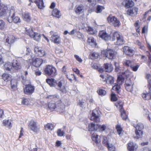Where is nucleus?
Returning <instances> with one entry per match:
<instances>
[{
    "label": "nucleus",
    "mask_w": 151,
    "mask_h": 151,
    "mask_svg": "<svg viewBox=\"0 0 151 151\" xmlns=\"http://www.w3.org/2000/svg\"><path fill=\"white\" fill-rule=\"evenodd\" d=\"M15 12L14 6L8 7L6 5L0 4V16L6 17V20L9 23L13 22L14 23L18 24L21 22L20 18L15 16Z\"/></svg>",
    "instance_id": "1"
},
{
    "label": "nucleus",
    "mask_w": 151,
    "mask_h": 151,
    "mask_svg": "<svg viewBox=\"0 0 151 151\" xmlns=\"http://www.w3.org/2000/svg\"><path fill=\"white\" fill-rule=\"evenodd\" d=\"M44 73L46 76L53 77L57 74V70L52 65H47L44 68Z\"/></svg>",
    "instance_id": "2"
},
{
    "label": "nucleus",
    "mask_w": 151,
    "mask_h": 151,
    "mask_svg": "<svg viewBox=\"0 0 151 151\" xmlns=\"http://www.w3.org/2000/svg\"><path fill=\"white\" fill-rule=\"evenodd\" d=\"M26 29L27 32V34L31 38L37 41H39L40 40L41 37L40 34L33 32L32 28L31 29H28L26 28Z\"/></svg>",
    "instance_id": "3"
},
{
    "label": "nucleus",
    "mask_w": 151,
    "mask_h": 151,
    "mask_svg": "<svg viewBox=\"0 0 151 151\" xmlns=\"http://www.w3.org/2000/svg\"><path fill=\"white\" fill-rule=\"evenodd\" d=\"M105 54L106 57L109 59L112 60L115 58L116 52L113 50L108 49L106 51L102 52Z\"/></svg>",
    "instance_id": "4"
},
{
    "label": "nucleus",
    "mask_w": 151,
    "mask_h": 151,
    "mask_svg": "<svg viewBox=\"0 0 151 151\" xmlns=\"http://www.w3.org/2000/svg\"><path fill=\"white\" fill-rule=\"evenodd\" d=\"M90 119L92 121L96 122H99V114L98 110L95 109L92 111Z\"/></svg>",
    "instance_id": "5"
},
{
    "label": "nucleus",
    "mask_w": 151,
    "mask_h": 151,
    "mask_svg": "<svg viewBox=\"0 0 151 151\" xmlns=\"http://www.w3.org/2000/svg\"><path fill=\"white\" fill-rule=\"evenodd\" d=\"M29 62L30 63V64H32L36 67H39L43 63L42 60L40 58H37L35 60L29 59Z\"/></svg>",
    "instance_id": "6"
},
{
    "label": "nucleus",
    "mask_w": 151,
    "mask_h": 151,
    "mask_svg": "<svg viewBox=\"0 0 151 151\" xmlns=\"http://www.w3.org/2000/svg\"><path fill=\"white\" fill-rule=\"evenodd\" d=\"M28 128L35 132H37L38 129L36 123L33 120H31L29 122Z\"/></svg>",
    "instance_id": "7"
},
{
    "label": "nucleus",
    "mask_w": 151,
    "mask_h": 151,
    "mask_svg": "<svg viewBox=\"0 0 151 151\" xmlns=\"http://www.w3.org/2000/svg\"><path fill=\"white\" fill-rule=\"evenodd\" d=\"M26 86L24 90V93L27 94H31L34 91V86L30 84Z\"/></svg>",
    "instance_id": "8"
},
{
    "label": "nucleus",
    "mask_w": 151,
    "mask_h": 151,
    "mask_svg": "<svg viewBox=\"0 0 151 151\" xmlns=\"http://www.w3.org/2000/svg\"><path fill=\"white\" fill-rule=\"evenodd\" d=\"M124 81V79L122 78V76L118 77L117 80V83L118 84L116 85V84L114 85V86H113L112 89L113 90H115L116 91H118L120 88V85L122 84L123 82Z\"/></svg>",
    "instance_id": "9"
},
{
    "label": "nucleus",
    "mask_w": 151,
    "mask_h": 151,
    "mask_svg": "<svg viewBox=\"0 0 151 151\" xmlns=\"http://www.w3.org/2000/svg\"><path fill=\"white\" fill-rule=\"evenodd\" d=\"M133 83L129 79H127L126 81L125 86L126 90L129 92H132L133 91Z\"/></svg>",
    "instance_id": "10"
},
{
    "label": "nucleus",
    "mask_w": 151,
    "mask_h": 151,
    "mask_svg": "<svg viewBox=\"0 0 151 151\" xmlns=\"http://www.w3.org/2000/svg\"><path fill=\"white\" fill-rule=\"evenodd\" d=\"M99 37L105 41L108 40L111 38V36L108 34L105 31H100L99 33Z\"/></svg>",
    "instance_id": "11"
},
{
    "label": "nucleus",
    "mask_w": 151,
    "mask_h": 151,
    "mask_svg": "<svg viewBox=\"0 0 151 151\" xmlns=\"http://www.w3.org/2000/svg\"><path fill=\"white\" fill-rule=\"evenodd\" d=\"M35 52L40 57H42L45 55V51L41 47H35L34 48Z\"/></svg>",
    "instance_id": "12"
},
{
    "label": "nucleus",
    "mask_w": 151,
    "mask_h": 151,
    "mask_svg": "<svg viewBox=\"0 0 151 151\" xmlns=\"http://www.w3.org/2000/svg\"><path fill=\"white\" fill-rule=\"evenodd\" d=\"M138 8L135 7L132 9H128L127 11V14L132 17L135 16L137 14Z\"/></svg>",
    "instance_id": "13"
},
{
    "label": "nucleus",
    "mask_w": 151,
    "mask_h": 151,
    "mask_svg": "<svg viewBox=\"0 0 151 151\" xmlns=\"http://www.w3.org/2000/svg\"><path fill=\"white\" fill-rule=\"evenodd\" d=\"M104 81L111 85L116 84V83H114V77L109 75H107L106 76L104 80Z\"/></svg>",
    "instance_id": "14"
},
{
    "label": "nucleus",
    "mask_w": 151,
    "mask_h": 151,
    "mask_svg": "<svg viewBox=\"0 0 151 151\" xmlns=\"http://www.w3.org/2000/svg\"><path fill=\"white\" fill-rule=\"evenodd\" d=\"M137 148L136 144L132 142H130L128 144L127 148L129 151H136Z\"/></svg>",
    "instance_id": "15"
},
{
    "label": "nucleus",
    "mask_w": 151,
    "mask_h": 151,
    "mask_svg": "<svg viewBox=\"0 0 151 151\" xmlns=\"http://www.w3.org/2000/svg\"><path fill=\"white\" fill-rule=\"evenodd\" d=\"M12 64L14 72L15 70H18L21 68L20 63L17 60H14Z\"/></svg>",
    "instance_id": "16"
},
{
    "label": "nucleus",
    "mask_w": 151,
    "mask_h": 151,
    "mask_svg": "<svg viewBox=\"0 0 151 151\" xmlns=\"http://www.w3.org/2000/svg\"><path fill=\"white\" fill-rule=\"evenodd\" d=\"M92 139L96 145L99 147L101 140L99 139L98 138V135L96 133H93L92 135Z\"/></svg>",
    "instance_id": "17"
},
{
    "label": "nucleus",
    "mask_w": 151,
    "mask_h": 151,
    "mask_svg": "<svg viewBox=\"0 0 151 151\" xmlns=\"http://www.w3.org/2000/svg\"><path fill=\"white\" fill-rule=\"evenodd\" d=\"M4 70L9 71L11 72H14L12 66V64L10 63H5L3 66Z\"/></svg>",
    "instance_id": "18"
},
{
    "label": "nucleus",
    "mask_w": 151,
    "mask_h": 151,
    "mask_svg": "<svg viewBox=\"0 0 151 151\" xmlns=\"http://www.w3.org/2000/svg\"><path fill=\"white\" fill-rule=\"evenodd\" d=\"M123 52L127 55H129L130 53H134V51L130 47L127 46H125L123 48Z\"/></svg>",
    "instance_id": "19"
},
{
    "label": "nucleus",
    "mask_w": 151,
    "mask_h": 151,
    "mask_svg": "<svg viewBox=\"0 0 151 151\" xmlns=\"http://www.w3.org/2000/svg\"><path fill=\"white\" fill-rule=\"evenodd\" d=\"M3 80L6 82H7L11 80L12 76L9 74L7 73H4L1 76Z\"/></svg>",
    "instance_id": "20"
},
{
    "label": "nucleus",
    "mask_w": 151,
    "mask_h": 151,
    "mask_svg": "<svg viewBox=\"0 0 151 151\" xmlns=\"http://www.w3.org/2000/svg\"><path fill=\"white\" fill-rule=\"evenodd\" d=\"M105 70L107 72H111L113 69L112 65L110 63H105L104 65Z\"/></svg>",
    "instance_id": "21"
},
{
    "label": "nucleus",
    "mask_w": 151,
    "mask_h": 151,
    "mask_svg": "<svg viewBox=\"0 0 151 151\" xmlns=\"http://www.w3.org/2000/svg\"><path fill=\"white\" fill-rule=\"evenodd\" d=\"M87 42L88 44L93 47H95L96 46V41L92 37H89L88 38Z\"/></svg>",
    "instance_id": "22"
},
{
    "label": "nucleus",
    "mask_w": 151,
    "mask_h": 151,
    "mask_svg": "<svg viewBox=\"0 0 151 151\" xmlns=\"http://www.w3.org/2000/svg\"><path fill=\"white\" fill-rule=\"evenodd\" d=\"M64 84L65 81L63 79L61 80L57 84L59 89L62 92L64 91L65 90Z\"/></svg>",
    "instance_id": "23"
},
{
    "label": "nucleus",
    "mask_w": 151,
    "mask_h": 151,
    "mask_svg": "<svg viewBox=\"0 0 151 151\" xmlns=\"http://www.w3.org/2000/svg\"><path fill=\"white\" fill-rule=\"evenodd\" d=\"M99 124H95L93 123H92L89 124L88 128L89 130L93 131L94 130H97L99 128Z\"/></svg>",
    "instance_id": "24"
},
{
    "label": "nucleus",
    "mask_w": 151,
    "mask_h": 151,
    "mask_svg": "<svg viewBox=\"0 0 151 151\" xmlns=\"http://www.w3.org/2000/svg\"><path fill=\"white\" fill-rule=\"evenodd\" d=\"M15 40V37L13 35H9L6 40V42L9 44L13 43Z\"/></svg>",
    "instance_id": "25"
},
{
    "label": "nucleus",
    "mask_w": 151,
    "mask_h": 151,
    "mask_svg": "<svg viewBox=\"0 0 151 151\" xmlns=\"http://www.w3.org/2000/svg\"><path fill=\"white\" fill-rule=\"evenodd\" d=\"M84 11V6L82 5L78 6L76 7V13L80 14L83 13Z\"/></svg>",
    "instance_id": "26"
},
{
    "label": "nucleus",
    "mask_w": 151,
    "mask_h": 151,
    "mask_svg": "<svg viewBox=\"0 0 151 151\" xmlns=\"http://www.w3.org/2000/svg\"><path fill=\"white\" fill-rule=\"evenodd\" d=\"M52 16L58 18H59L61 16L60 12L57 9H54L52 12Z\"/></svg>",
    "instance_id": "27"
},
{
    "label": "nucleus",
    "mask_w": 151,
    "mask_h": 151,
    "mask_svg": "<svg viewBox=\"0 0 151 151\" xmlns=\"http://www.w3.org/2000/svg\"><path fill=\"white\" fill-rule=\"evenodd\" d=\"M46 82L51 86L55 87L57 84L56 81L54 79H46Z\"/></svg>",
    "instance_id": "28"
},
{
    "label": "nucleus",
    "mask_w": 151,
    "mask_h": 151,
    "mask_svg": "<svg viewBox=\"0 0 151 151\" xmlns=\"http://www.w3.org/2000/svg\"><path fill=\"white\" fill-rule=\"evenodd\" d=\"M116 42L115 43V44L118 45H122L124 43V40L123 37L121 35L119 38L116 40Z\"/></svg>",
    "instance_id": "29"
},
{
    "label": "nucleus",
    "mask_w": 151,
    "mask_h": 151,
    "mask_svg": "<svg viewBox=\"0 0 151 151\" xmlns=\"http://www.w3.org/2000/svg\"><path fill=\"white\" fill-rule=\"evenodd\" d=\"M123 103L120 101H118L115 104V106L116 107L119 109L120 112H122V110H124L123 108Z\"/></svg>",
    "instance_id": "30"
},
{
    "label": "nucleus",
    "mask_w": 151,
    "mask_h": 151,
    "mask_svg": "<svg viewBox=\"0 0 151 151\" xmlns=\"http://www.w3.org/2000/svg\"><path fill=\"white\" fill-rule=\"evenodd\" d=\"M22 17L24 20L26 21L29 22L31 20L30 15L28 13H25L23 14Z\"/></svg>",
    "instance_id": "31"
},
{
    "label": "nucleus",
    "mask_w": 151,
    "mask_h": 151,
    "mask_svg": "<svg viewBox=\"0 0 151 151\" xmlns=\"http://www.w3.org/2000/svg\"><path fill=\"white\" fill-rule=\"evenodd\" d=\"M36 1L37 5L39 9H42L44 7V3L42 0H38Z\"/></svg>",
    "instance_id": "32"
},
{
    "label": "nucleus",
    "mask_w": 151,
    "mask_h": 151,
    "mask_svg": "<svg viewBox=\"0 0 151 151\" xmlns=\"http://www.w3.org/2000/svg\"><path fill=\"white\" fill-rule=\"evenodd\" d=\"M54 43L59 44L61 43V38L60 35L51 40Z\"/></svg>",
    "instance_id": "33"
},
{
    "label": "nucleus",
    "mask_w": 151,
    "mask_h": 151,
    "mask_svg": "<svg viewBox=\"0 0 151 151\" xmlns=\"http://www.w3.org/2000/svg\"><path fill=\"white\" fill-rule=\"evenodd\" d=\"M134 4L133 1L129 0H127L125 2V7L127 8L132 6Z\"/></svg>",
    "instance_id": "34"
},
{
    "label": "nucleus",
    "mask_w": 151,
    "mask_h": 151,
    "mask_svg": "<svg viewBox=\"0 0 151 151\" xmlns=\"http://www.w3.org/2000/svg\"><path fill=\"white\" fill-rule=\"evenodd\" d=\"M112 40L114 41L116 39L117 40L121 35L118 32H115L112 33Z\"/></svg>",
    "instance_id": "35"
},
{
    "label": "nucleus",
    "mask_w": 151,
    "mask_h": 151,
    "mask_svg": "<svg viewBox=\"0 0 151 151\" xmlns=\"http://www.w3.org/2000/svg\"><path fill=\"white\" fill-rule=\"evenodd\" d=\"M3 125L9 128L12 127L11 123L9 121V120H4L3 122Z\"/></svg>",
    "instance_id": "36"
},
{
    "label": "nucleus",
    "mask_w": 151,
    "mask_h": 151,
    "mask_svg": "<svg viewBox=\"0 0 151 151\" xmlns=\"http://www.w3.org/2000/svg\"><path fill=\"white\" fill-rule=\"evenodd\" d=\"M135 133L136 135V137L137 138H139L141 137L142 136L143 134L142 131L141 130H136L135 131Z\"/></svg>",
    "instance_id": "37"
},
{
    "label": "nucleus",
    "mask_w": 151,
    "mask_h": 151,
    "mask_svg": "<svg viewBox=\"0 0 151 151\" xmlns=\"http://www.w3.org/2000/svg\"><path fill=\"white\" fill-rule=\"evenodd\" d=\"M48 107L51 110L53 111L56 108V106L54 102H50L48 104Z\"/></svg>",
    "instance_id": "38"
},
{
    "label": "nucleus",
    "mask_w": 151,
    "mask_h": 151,
    "mask_svg": "<svg viewBox=\"0 0 151 151\" xmlns=\"http://www.w3.org/2000/svg\"><path fill=\"white\" fill-rule=\"evenodd\" d=\"M112 24L115 27H119L120 24V23L119 21L116 17Z\"/></svg>",
    "instance_id": "39"
},
{
    "label": "nucleus",
    "mask_w": 151,
    "mask_h": 151,
    "mask_svg": "<svg viewBox=\"0 0 151 151\" xmlns=\"http://www.w3.org/2000/svg\"><path fill=\"white\" fill-rule=\"evenodd\" d=\"M50 33V34L51 36L50 37L51 40L53 39V38L59 35H58V33L56 32H55L53 31H51Z\"/></svg>",
    "instance_id": "40"
},
{
    "label": "nucleus",
    "mask_w": 151,
    "mask_h": 151,
    "mask_svg": "<svg viewBox=\"0 0 151 151\" xmlns=\"http://www.w3.org/2000/svg\"><path fill=\"white\" fill-rule=\"evenodd\" d=\"M135 128L136 130H141L142 131L144 128V126L142 124L139 123L136 126Z\"/></svg>",
    "instance_id": "41"
},
{
    "label": "nucleus",
    "mask_w": 151,
    "mask_h": 151,
    "mask_svg": "<svg viewBox=\"0 0 151 151\" xmlns=\"http://www.w3.org/2000/svg\"><path fill=\"white\" fill-rule=\"evenodd\" d=\"M11 87L12 89H14L17 86V81L14 79H11Z\"/></svg>",
    "instance_id": "42"
},
{
    "label": "nucleus",
    "mask_w": 151,
    "mask_h": 151,
    "mask_svg": "<svg viewBox=\"0 0 151 151\" xmlns=\"http://www.w3.org/2000/svg\"><path fill=\"white\" fill-rule=\"evenodd\" d=\"M66 76L67 77L70 81L73 80H75L76 81H77V80L75 76V75L73 74H70L69 75L66 74Z\"/></svg>",
    "instance_id": "43"
},
{
    "label": "nucleus",
    "mask_w": 151,
    "mask_h": 151,
    "mask_svg": "<svg viewBox=\"0 0 151 151\" xmlns=\"http://www.w3.org/2000/svg\"><path fill=\"white\" fill-rule=\"evenodd\" d=\"M114 65L115 67V70L116 72H120L122 70V68L120 67L118 63L115 62Z\"/></svg>",
    "instance_id": "44"
},
{
    "label": "nucleus",
    "mask_w": 151,
    "mask_h": 151,
    "mask_svg": "<svg viewBox=\"0 0 151 151\" xmlns=\"http://www.w3.org/2000/svg\"><path fill=\"white\" fill-rule=\"evenodd\" d=\"M46 129L52 130L54 128V126L52 124L48 123L45 126Z\"/></svg>",
    "instance_id": "45"
},
{
    "label": "nucleus",
    "mask_w": 151,
    "mask_h": 151,
    "mask_svg": "<svg viewBox=\"0 0 151 151\" xmlns=\"http://www.w3.org/2000/svg\"><path fill=\"white\" fill-rule=\"evenodd\" d=\"M132 62L129 60H125L124 61V65L127 67H130L132 65Z\"/></svg>",
    "instance_id": "46"
},
{
    "label": "nucleus",
    "mask_w": 151,
    "mask_h": 151,
    "mask_svg": "<svg viewBox=\"0 0 151 151\" xmlns=\"http://www.w3.org/2000/svg\"><path fill=\"white\" fill-rule=\"evenodd\" d=\"M88 31L89 34L93 35L95 34L96 31L93 29L92 28L88 27Z\"/></svg>",
    "instance_id": "47"
},
{
    "label": "nucleus",
    "mask_w": 151,
    "mask_h": 151,
    "mask_svg": "<svg viewBox=\"0 0 151 151\" xmlns=\"http://www.w3.org/2000/svg\"><path fill=\"white\" fill-rule=\"evenodd\" d=\"M5 23L2 19H0V29L2 30L5 27Z\"/></svg>",
    "instance_id": "48"
},
{
    "label": "nucleus",
    "mask_w": 151,
    "mask_h": 151,
    "mask_svg": "<svg viewBox=\"0 0 151 151\" xmlns=\"http://www.w3.org/2000/svg\"><path fill=\"white\" fill-rule=\"evenodd\" d=\"M116 129L118 134L121 136L122 133V130L119 125H117L116 127Z\"/></svg>",
    "instance_id": "49"
},
{
    "label": "nucleus",
    "mask_w": 151,
    "mask_h": 151,
    "mask_svg": "<svg viewBox=\"0 0 151 151\" xmlns=\"http://www.w3.org/2000/svg\"><path fill=\"white\" fill-rule=\"evenodd\" d=\"M104 9V8L103 6H98L96 8V12L98 13H101Z\"/></svg>",
    "instance_id": "50"
},
{
    "label": "nucleus",
    "mask_w": 151,
    "mask_h": 151,
    "mask_svg": "<svg viewBox=\"0 0 151 151\" xmlns=\"http://www.w3.org/2000/svg\"><path fill=\"white\" fill-rule=\"evenodd\" d=\"M115 18L116 17L114 16H109L107 18V20L108 22L112 23Z\"/></svg>",
    "instance_id": "51"
},
{
    "label": "nucleus",
    "mask_w": 151,
    "mask_h": 151,
    "mask_svg": "<svg viewBox=\"0 0 151 151\" xmlns=\"http://www.w3.org/2000/svg\"><path fill=\"white\" fill-rule=\"evenodd\" d=\"M102 143L103 144L106 146H107L109 144L108 142L107 138L106 137H103Z\"/></svg>",
    "instance_id": "52"
},
{
    "label": "nucleus",
    "mask_w": 151,
    "mask_h": 151,
    "mask_svg": "<svg viewBox=\"0 0 151 151\" xmlns=\"http://www.w3.org/2000/svg\"><path fill=\"white\" fill-rule=\"evenodd\" d=\"M121 112V116L123 120H126L127 118V116L126 115L124 111L123 110Z\"/></svg>",
    "instance_id": "53"
},
{
    "label": "nucleus",
    "mask_w": 151,
    "mask_h": 151,
    "mask_svg": "<svg viewBox=\"0 0 151 151\" xmlns=\"http://www.w3.org/2000/svg\"><path fill=\"white\" fill-rule=\"evenodd\" d=\"M106 147L108 148L109 151H115V147L113 145L109 144Z\"/></svg>",
    "instance_id": "54"
},
{
    "label": "nucleus",
    "mask_w": 151,
    "mask_h": 151,
    "mask_svg": "<svg viewBox=\"0 0 151 151\" xmlns=\"http://www.w3.org/2000/svg\"><path fill=\"white\" fill-rule=\"evenodd\" d=\"M99 126H100L99 127V130L101 132L105 131L107 127V126L105 124L99 125Z\"/></svg>",
    "instance_id": "55"
},
{
    "label": "nucleus",
    "mask_w": 151,
    "mask_h": 151,
    "mask_svg": "<svg viewBox=\"0 0 151 151\" xmlns=\"http://www.w3.org/2000/svg\"><path fill=\"white\" fill-rule=\"evenodd\" d=\"M98 93L99 95L101 96H104L106 94V92L104 90L100 89L98 91Z\"/></svg>",
    "instance_id": "56"
},
{
    "label": "nucleus",
    "mask_w": 151,
    "mask_h": 151,
    "mask_svg": "<svg viewBox=\"0 0 151 151\" xmlns=\"http://www.w3.org/2000/svg\"><path fill=\"white\" fill-rule=\"evenodd\" d=\"M22 103L24 105H27L29 104V101L28 99L25 98L22 99Z\"/></svg>",
    "instance_id": "57"
},
{
    "label": "nucleus",
    "mask_w": 151,
    "mask_h": 151,
    "mask_svg": "<svg viewBox=\"0 0 151 151\" xmlns=\"http://www.w3.org/2000/svg\"><path fill=\"white\" fill-rule=\"evenodd\" d=\"M139 67V65H137L135 66L132 65L130 68L133 71H136L137 70Z\"/></svg>",
    "instance_id": "58"
},
{
    "label": "nucleus",
    "mask_w": 151,
    "mask_h": 151,
    "mask_svg": "<svg viewBox=\"0 0 151 151\" xmlns=\"http://www.w3.org/2000/svg\"><path fill=\"white\" fill-rule=\"evenodd\" d=\"M65 132L63 131H61L60 129H59L57 131L58 135L60 137L63 136L64 135Z\"/></svg>",
    "instance_id": "59"
},
{
    "label": "nucleus",
    "mask_w": 151,
    "mask_h": 151,
    "mask_svg": "<svg viewBox=\"0 0 151 151\" xmlns=\"http://www.w3.org/2000/svg\"><path fill=\"white\" fill-rule=\"evenodd\" d=\"M117 98L115 94L112 93L111 94V100L112 101H115L117 100Z\"/></svg>",
    "instance_id": "60"
},
{
    "label": "nucleus",
    "mask_w": 151,
    "mask_h": 151,
    "mask_svg": "<svg viewBox=\"0 0 151 151\" xmlns=\"http://www.w3.org/2000/svg\"><path fill=\"white\" fill-rule=\"evenodd\" d=\"M74 57L76 60L80 63H81L82 62V59L78 55H74Z\"/></svg>",
    "instance_id": "61"
},
{
    "label": "nucleus",
    "mask_w": 151,
    "mask_h": 151,
    "mask_svg": "<svg viewBox=\"0 0 151 151\" xmlns=\"http://www.w3.org/2000/svg\"><path fill=\"white\" fill-rule=\"evenodd\" d=\"M99 53L97 52H94L92 54V56L94 58V59L97 58L99 56Z\"/></svg>",
    "instance_id": "62"
},
{
    "label": "nucleus",
    "mask_w": 151,
    "mask_h": 151,
    "mask_svg": "<svg viewBox=\"0 0 151 151\" xmlns=\"http://www.w3.org/2000/svg\"><path fill=\"white\" fill-rule=\"evenodd\" d=\"M77 30L76 29H73L71 32H69V34L70 35H73L75 34V33H77Z\"/></svg>",
    "instance_id": "63"
},
{
    "label": "nucleus",
    "mask_w": 151,
    "mask_h": 151,
    "mask_svg": "<svg viewBox=\"0 0 151 151\" xmlns=\"http://www.w3.org/2000/svg\"><path fill=\"white\" fill-rule=\"evenodd\" d=\"M146 78L148 79H149V80L148 81L149 83V84L151 85V80L150 79H151V76L149 74H147L146 76Z\"/></svg>",
    "instance_id": "64"
}]
</instances>
